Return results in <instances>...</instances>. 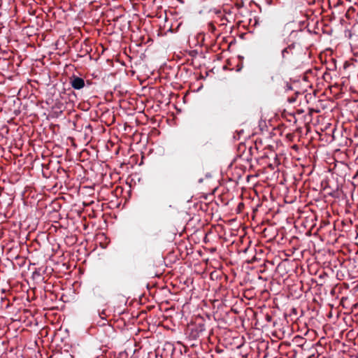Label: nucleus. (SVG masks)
Listing matches in <instances>:
<instances>
[{"label": "nucleus", "instance_id": "obj_1", "mask_svg": "<svg viewBox=\"0 0 358 358\" xmlns=\"http://www.w3.org/2000/svg\"><path fill=\"white\" fill-rule=\"evenodd\" d=\"M70 83L75 90H80L85 86V80L83 78L73 76L70 79Z\"/></svg>", "mask_w": 358, "mask_h": 358}, {"label": "nucleus", "instance_id": "obj_2", "mask_svg": "<svg viewBox=\"0 0 358 358\" xmlns=\"http://www.w3.org/2000/svg\"><path fill=\"white\" fill-rule=\"evenodd\" d=\"M295 48V45L294 43L288 45L285 48L282 50V57L283 59H288L291 55L294 54V49Z\"/></svg>", "mask_w": 358, "mask_h": 358}, {"label": "nucleus", "instance_id": "obj_3", "mask_svg": "<svg viewBox=\"0 0 358 358\" xmlns=\"http://www.w3.org/2000/svg\"><path fill=\"white\" fill-rule=\"evenodd\" d=\"M301 94L299 92H295L294 95L290 96L287 98V101L290 103H293L296 101V98Z\"/></svg>", "mask_w": 358, "mask_h": 358}, {"label": "nucleus", "instance_id": "obj_4", "mask_svg": "<svg viewBox=\"0 0 358 358\" xmlns=\"http://www.w3.org/2000/svg\"><path fill=\"white\" fill-rule=\"evenodd\" d=\"M99 315L100 318H101L102 320H106L107 315L106 313L105 310H103L101 312L99 313Z\"/></svg>", "mask_w": 358, "mask_h": 358}, {"label": "nucleus", "instance_id": "obj_5", "mask_svg": "<svg viewBox=\"0 0 358 358\" xmlns=\"http://www.w3.org/2000/svg\"><path fill=\"white\" fill-rule=\"evenodd\" d=\"M266 2L268 5L273 4V0H266Z\"/></svg>", "mask_w": 358, "mask_h": 358}]
</instances>
